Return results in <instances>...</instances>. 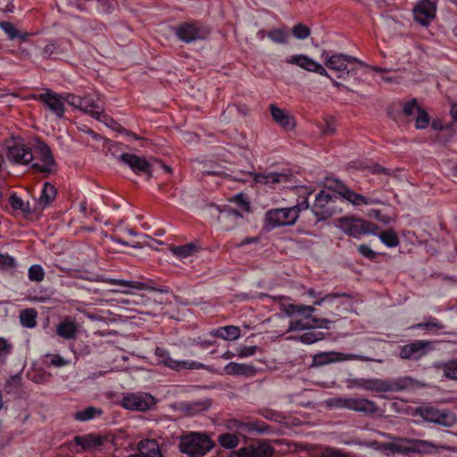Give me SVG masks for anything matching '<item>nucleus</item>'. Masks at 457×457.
Segmentation results:
<instances>
[{"label":"nucleus","mask_w":457,"mask_h":457,"mask_svg":"<svg viewBox=\"0 0 457 457\" xmlns=\"http://www.w3.org/2000/svg\"><path fill=\"white\" fill-rule=\"evenodd\" d=\"M417 413L424 420L444 427H452L456 421V418L451 411L430 405L419 407Z\"/></svg>","instance_id":"9b49d317"},{"label":"nucleus","mask_w":457,"mask_h":457,"mask_svg":"<svg viewBox=\"0 0 457 457\" xmlns=\"http://www.w3.org/2000/svg\"><path fill=\"white\" fill-rule=\"evenodd\" d=\"M440 369L447 378L457 380V358L444 362L441 364Z\"/></svg>","instance_id":"79ce46f5"},{"label":"nucleus","mask_w":457,"mask_h":457,"mask_svg":"<svg viewBox=\"0 0 457 457\" xmlns=\"http://www.w3.org/2000/svg\"><path fill=\"white\" fill-rule=\"evenodd\" d=\"M120 161L127 164L135 173L143 171V159L133 154H122L120 157Z\"/></svg>","instance_id":"f704fd0d"},{"label":"nucleus","mask_w":457,"mask_h":457,"mask_svg":"<svg viewBox=\"0 0 457 457\" xmlns=\"http://www.w3.org/2000/svg\"><path fill=\"white\" fill-rule=\"evenodd\" d=\"M413 328H426L428 330L432 329H442L444 325L436 318L428 317L426 320L421 323H418L412 326Z\"/></svg>","instance_id":"de8ad7c7"},{"label":"nucleus","mask_w":457,"mask_h":457,"mask_svg":"<svg viewBox=\"0 0 457 457\" xmlns=\"http://www.w3.org/2000/svg\"><path fill=\"white\" fill-rule=\"evenodd\" d=\"M293 36L300 40L306 39L311 35V29L303 23H297L292 28Z\"/></svg>","instance_id":"3c124183"},{"label":"nucleus","mask_w":457,"mask_h":457,"mask_svg":"<svg viewBox=\"0 0 457 457\" xmlns=\"http://www.w3.org/2000/svg\"><path fill=\"white\" fill-rule=\"evenodd\" d=\"M215 444L205 433L189 432L181 436L179 448L189 457H203L210 452Z\"/></svg>","instance_id":"7ed1b4c3"},{"label":"nucleus","mask_w":457,"mask_h":457,"mask_svg":"<svg viewBox=\"0 0 457 457\" xmlns=\"http://www.w3.org/2000/svg\"><path fill=\"white\" fill-rule=\"evenodd\" d=\"M325 125L321 128V133L324 136H328L334 134L336 131V127L334 124V120L332 118H325L324 119Z\"/></svg>","instance_id":"774afa93"},{"label":"nucleus","mask_w":457,"mask_h":457,"mask_svg":"<svg viewBox=\"0 0 457 457\" xmlns=\"http://www.w3.org/2000/svg\"><path fill=\"white\" fill-rule=\"evenodd\" d=\"M349 360H361L359 355L353 353H343L339 352H320L312 356L310 368H317L325 366L330 363L349 361Z\"/></svg>","instance_id":"a211bd4d"},{"label":"nucleus","mask_w":457,"mask_h":457,"mask_svg":"<svg viewBox=\"0 0 457 457\" xmlns=\"http://www.w3.org/2000/svg\"><path fill=\"white\" fill-rule=\"evenodd\" d=\"M337 228L349 237L360 238L363 235H377L378 226L371 221L356 218L355 216H345L337 220Z\"/></svg>","instance_id":"39448f33"},{"label":"nucleus","mask_w":457,"mask_h":457,"mask_svg":"<svg viewBox=\"0 0 457 457\" xmlns=\"http://www.w3.org/2000/svg\"><path fill=\"white\" fill-rule=\"evenodd\" d=\"M385 436L391 439L392 454H409L410 450V438L394 436L391 434H385Z\"/></svg>","instance_id":"c85d7f7f"},{"label":"nucleus","mask_w":457,"mask_h":457,"mask_svg":"<svg viewBox=\"0 0 457 457\" xmlns=\"http://www.w3.org/2000/svg\"><path fill=\"white\" fill-rule=\"evenodd\" d=\"M40 162L32 163L31 167L41 173H51L54 170L56 162L48 145L42 144L38 146Z\"/></svg>","instance_id":"4be33fe9"},{"label":"nucleus","mask_w":457,"mask_h":457,"mask_svg":"<svg viewBox=\"0 0 457 457\" xmlns=\"http://www.w3.org/2000/svg\"><path fill=\"white\" fill-rule=\"evenodd\" d=\"M56 196V188L49 182H46L44 184V187L42 189V194L40 196L41 203L45 204H49L55 199Z\"/></svg>","instance_id":"37998d69"},{"label":"nucleus","mask_w":457,"mask_h":457,"mask_svg":"<svg viewBox=\"0 0 457 457\" xmlns=\"http://www.w3.org/2000/svg\"><path fill=\"white\" fill-rule=\"evenodd\" d=\"M434 344L427 340L413 341L401 346L399 356L403 360L418 361L435 349Z\"/></svg>","instance_id":"2eb2a0df"},{"label":"nucleus","mask_w":457,"mask_h":457,"mask_svg":"<svg viewBox=\"0 0 457 457\" xmlns=\"http://www.w3.org/2000/svg\"><path fill=\"white\" fill-rule=\"evenodd\" d=\"M120 405L129 411H142L143 396L141 393H126L123 395Z\"/></svg>","instance_id":"393cba45"},{"label":"nucleus","mask_w":457,"mask_h":457,"mask_svg":"<svg viewBox=\"0 0 457 457\" xmlns=\"http://www.w3.org/2000/svg\"><path fill=\"white\" fill-rule=\"evenodd\" d=\"M322 56H326L324 60L325 66L329 70L337 71L338 79L345 78L350 74H356V70L353 67H349L350 64L358 63L361 66H366L362 61L352 55L344 54L329 55L324 52Z\"/></svg>","instance_id":"423d86ee"},{"label":"nucleus","mask_w":457,"mask_h":457,"mask_svg":"<svg viewBox=\"0 0 457 457\" xmlns=\"http://www.w3.org/2000/svg\"><path fill=\"white\" fill-rule=\"evenodd\" d=\"M359 253L364 258L375 261V259L379 255L378 253L374 252L369 245L362 244L358 246Z\"/></svg>","instance_id":"e2e57ef3"},{"label":"nucleus","mask_w":457,"mask_h":457,"mask_svg":"<svg viewBox=\"0 0 457 457\" xmlns=\"http://www.w3.org/2000/svg\"><path fill=\"white\" fill-rule=\"evenodd\" d=\"M156 361L172 370H198L204 368V364L197 361H179L170 357L169 352L163 348L156 347L154 351Z\"/></svg>","instance_id":"f3484780"},{"label":"nucleus","mask_w":457,"mask_h":457,"mask_svg":"<svg viewBox=\"0 0 457 457\" xmlns=\"http://www.w3.org/2000/svg\"><path fill=\"white\" fill-rule=\"evenodd\" d=\"M0 28L7 34L10 39L20 37L21 41H26L29 36V33L20 34L16 27L10 21H0Z\"/></svg>","instance_id":"4c0bfd02"},{"label":"nucleus","mask_w":457,"mask_h":457,"mask_svg":"<svg viewBox=\"0 0 457 457\" xmlns=\"http://www.w3.org/2000/svg\"><path fill=\"white\" fill-rule=\"evenodd\" d=\"M66 103L71 106L88 113L94 119L104 122L107 126L115 123L114 120L104 112V107L98 98L91 95L84 96H76L72 93L67 94Z\"/></svg>","instance_id":"f03ea898"},{"label":"nucleus","mask_w":457,"mask_h":457,"mask_svg":"<svg viewBox=\"0 0 457 457\" xmlns=\"http://www.w3.org/2000/svg\"><path fill=\"white\" fill-rule=\"evenodd\" d=\"M16 262L12 256L0 253V269L13 268Z\"/></svg>","instance_id":"338daca9"},{"label":"nucleus","mask_w":457,"mask_h":457,"mask_svg":"<svg viewBox=\"0 0 457 457\" xmlns=\"http://www.w3.org/2000/svg\"><path fill=\"white\" fill-rule=\"evenodd\" d=\"M168 293L166 286L152 279L145 280V315L159 316L162 312Z\"/></svg>","instance_id":"20e7f679"},{"label":"nucleus","mask_w":457,"mask_h":457,"mask_svg":"<svg viewBox=\"0 0 457 457\" xmlns=\"http://www.w3.org/2000/svg\"><path fill=\"white\" fill-rule=\"evenodd\" d=\"M334 406L361 412L366 416L379 411V407L374 401L364 397H338L334 399Z\"/></svg>","instance_id":"9d476101"},{"label":"nucleus","mask_w":457,"mask_h":457,"mask_svg":"<svg viewBox=\"0 0 457 457\" xmlns=\"http://www.w3.org/2000/svg\"><path fill=\"white\" fill-rule=\"evenodd\" d=\"M28 276L31 281L40 282L45 278V271L40 265L35 264L29 269Z\"/></svg>","instance_id":"6e6d98bb"},{"label":"nucleus","mask_w":457,"mask_h":457,"mask_svg":"<svg viewBox=\"0 0 457 457\" xmlns=\"http://www.w3.org/2000/svg\"><path fill=\"white\" fill-rule=\"evenodd\" d=\"M224 370L228 375L234 376H253L255 374V369L252 365L237 363V362H229L228 363Z\"/></svg>","instance_id":"bb28decb"},{"label":"nucleus","mask_w":457,"mask_h":457,"mask_svg":"<svg viewBox=\"0 0 457 457\" xmlns=\"http://www.w3.org/2000/svg\"><path fill=\"white\" fill-rule=\"evenodd\" d=\"M145 457H164L155 440L145 439Z\"/></svg>","instance_id":"ea45409f"},{"label":"nucleus","mask_w":457,"mask_h":457,"mask_svg":"<svg viewBox=\"0 0 457 457\" xmlns=\"http://www.w3.org/2000/svg\"><path fill=\"white\" fill-rule=\"evenodd\" d=\"M37 312L34 308H27L20 312L19 319L22 327L34 328L37 326Z\"/></svg>","instance_id":"72a5a7b5"},{"label":"nucleus","mask_w":457,"mask_h":457,"mask_svg":"<svg viewBox=\"0 0 457 457\" xmlns=\"http://www.w3.org/2000/svg\"><path fill=\"white\" fill-rule=\"evenodd\" d=\"M230 201L237 204L238 208L243 212H249L251 211L250 203L246 200L243 193L234 195Z\"/></svg>","instance_id":"13d9d810"},{"label":"nucleus","mask_w":457,"mask_h":457,"mask_svg":"<svg viewBox=\"0 0 457 457\" xmlns=\"http://www.w3.org/2000/svg\"><path fill=\"white\" fill-rule=\"evenodd\" d=\"M381 242L387 247H396L400 244V239L396 232L392 229H386L381 231L379 234L377 233Z\"/></svg>","instance_id":"c9c22d12"},{"label":"nucleus","mask_w":457,"mask_h":457,"mask_svg":"<svg viewBox=\"0 0 457 457\" xmlns=\"http://www.w3.org/2000/svg\"><path fill=\"white\" fill-rule=\"evenodd\" d=\"M414 20L422 26L428 27L436 17V5L430 0H421L413 8Z\"/></svg>","instance_id":"6ab92c4d"},{"label":"nucleus","mask_w":457,"mask_h":457,"mask_svg":"<svg viewBox=\"0 0 457 457\" xmlns=\"http://www.w3.org/2000/svg\"><path fill=\"white\" fill-rule=\"evenodd\" d=\"M342 197L356 206L367 205L373 203L364 195L355 193L349 187L345 190V193L343 195Z\"/></svg>","instance_id":"e433bc0d"},{"label":"nucleus","mask_w":457,"mask_h":457,"mask_svg":"<svg viewBox=\"0 0 457 457\" xmlns=\"http://www.w3.org/2000/svg\"><path fill=\"white\" fill-rule=\"evenodd\" d=\"M340 297H344V298H346L349 300L353 298L352 294L346 293V292L329 293V294L325 295L323 297L316 300L314 302V304L320 305L325 301H329V300H333L335 298H340Z\"/></svg>","instance_id":"4d7b16f0"},{"label":"nucleus","mask_w":457,"mask_h":457,"mask_svg":"<svg viewBox=\"0 0 457 457\" xmlns=\"http://www.w3.org/2000/svg\"><path fill=\"white\" fill-rule=\"evenodd\" d=\"M74 443L80 446L83 451H91L99 448L106 441V436L89 433L83 436H76L73 439Z\"/></svg>","instance_id":"5701e85b"},{"label":"nucleus","mask_w":457,"mask_h":457,"mask_svg":"<svg viewBox=\"0 0 457 457\" xmlns=\"http://www.w3.org/2000/svg\"><path fill=\"white\" fill-rule=\"evenodd\" d=\"M67 94H58L50 88H46L41 94H33L30 98L40 102L45 108L57 119H62L65 113Z\"/></svg>","instance_id":"0eeeda50"},{"label":"nucleus","mask_w":457,"mask_h":457,"mask_svg":"<svg viewBox=\"0 0 457 457\" xmlns=\"http://www.w3.org/2000/svg\"><path fill=\"white\" fill-rule=\"evenodd\" d=\"M102 411L93 406L87 407L86 409L78 411L74 414V418L77 420L86 421L96 417V414H101Z\"/></svg>","instance_id":"a18cd8bd"},{"label":"nucleus","mask_w":457,"mask_h":457,"mask_svg":"<svg viewBox=\"0 0 457 457\" xmlns=\"http://www.w3.org/2000/svg\"><path fill=\"white\" fill-rule=\"evenodd\" d=\"M212 405L209 399L203 401H192L182 403V409L190 415H195L208 410Z\"/></svg>","instance_id":"473e14b6"},{"label":"nucleus","mask_w":457,"mask_h":457,"mask_svg":"<svg viewBox=\"0 0 457 457\" xmlns=\"http://www.w3.org/2000/svg\"><path fill=\"white\" fill-rule=\"evenodd\" d=\"M217 210L220 212L219 220H221L223 219H234L235 220L242 218V214L239 211L232 208L229 205H224L222 208L220 206H217Z\"/></svg>","instance_id":"c03bdc74"},{"label":"nucleus","mask_w":457,"mask_h":457,"mask_svg":"<svg viewBox=\"0 0 457 457\" xmlns=\"http://www.w3.org/2000/svg\"><path fill=\"white\" fill-rule=\"evenodd\" d=\"M275 450L265 440H259L234 451L231 457H272Z\"/></svg>","instance_id":"dca6fc26"},{"label":"nucleus","mask_w":457,"mask_h":457,"mask_svg":"<svg viewBox=\"0 0 457 457\" xmlns=\"http://www.w3.org/2000/svg\"><path fill=\"white\" fill-rule=\"evenodd\" d=\"M290 328L292 330H305V329H311V322L309 320H297L291 321L290 323Z\"/></svg>","instance_id":"69168bd1"},{"label":"nucleus","mask_w":457,"mask_h":457,"mask_svg":"<svg viewBox=\"0 0 457 457\" xmlns=\"http://www.w3.org/2000/svg\"><path fill=\"white\" fill-rule=\"evenodd\" d=\"M218 442L224 448L233 449L238 445L239 439L235 434L224 433L219 436Z\"/></svg>","instance_id":"a19ab883"},{"label":"nucleus","mask_w":457,"mask_h":457,"mask_svg":"<svg viewBox=\"0 0 457 457\" xmlns=\"http://www.w3.org/2000/svg\"><path fill=\"white\" fill-rule=\"evenodd\" d=\"M268 37L277 44H287L288 35L287 33L280 29H274L268 32Z\"/></svg>","instance_id":"8fccbe9b"},{"label":"nucleus","mask_w":457,"mask_h":457,"mask_svg":"<svg viewBox=\"0 0 457 457\" xmlns=\"http://www.w3.org/2000/svg\"><path fill=\"white\" fill-rule=\"evenodd\" d=\"M322 339H324L323 332H318V333L306 332L299 337V340L302 343L307 344V345L313 344V343L318 342Z\"/></svg>","instance_id":"864d4df0"},{"label":"nucleus","mask_w":457,"mask_h":457,"mask_svg":"<svg viewBox=\"0 0 457 457\" xmlns=\"http://www.w3.org/2000/svg\"><path fill=\"white\" fill-rule=\"evenodd\" d=\"M7 157L12 162L26 165L33 161L34 154L23 142H15L8 147Z\"/></svg>","instance_id":"412c9836"},{"label":"nucleus","mask_w":457,"mask_h":457,"mask_svg":"<svg viewBox=\"0 0 457 457\" xmlns=\"http://www.w3.org/2000/svg\"><path fill=\"white\" fill-rule=\"evenodd\" d=\"M289 176L286 173L262 172L255 176V181L263 184H277L282 181H288Z\"/></svg>","instance_id":"c756f323"},{"label":"nucleus","mask_w":457,"mask_h":457,"mask_svg":"<svg viewBox=\"0 0 457 457\" xmlns=\"http://www.w3.org/2000/svg\"><path fill=\"white\" fill-rule=\"evenodd\" d=\"M12 345L4 337H0V363H4L11 353Z\"/></svg>","instance_id":"052dcab7"},{"label":"nucleus","mask_w":457,"mask_h":457,"mask_svg":"<svg viewBox=\"0 0 457 457\" xmlns=\"http://www.w3.org/2000/svg\"><path fill=\"white\" fill-rule=\"evenodd\" d=\"M286 62L290 64L296 65L307 71L310 72H315L321 76L328 77L331 79L332 84L334 87L338 88H343L348 91H351L346 86L343 85L342 83L337 81L336 79H332L330 75L328 73L327 70L324 66L315 62L313 59L310 58L309 56L305 54H295L292 55L289 58H287Z\"/></svg>","instance_id":"f8f14e48"},{"label":"nucleus","mask_w":457,"mask_h":457,"mask_svg":"<svg viewBox=\"0 0 457 457\" xmlns=\"http://www.w3.org/2000/svg\"><path fill=\"white\" fill-rule=\"evenodd\" d=\"M78 332V324L75 320L66 318L56 327V333L64 339L74 338Z\"/></svg>","instance_id":"a878e982"},{"label":"nucleus","mask_w":457,"mask_h":457,"mask_svg":"<svg viewBox=\"0 0 457 457\" xmlns=\"http://www.w3.org/2000/svg\"><path fill=\"white\" fill-rule=\"evenodd\" d=\"M270 114L273 120L286 130H292L295 127V118L290 116L285 110L275 104L270 105Z\"/></svg>","instance_id":"b1692460"},{"label":"nucleus","mask_w":457,"mask_h":457,"mask_svg":"<svg viewBox=\"0 0 457 457\" xmlns=\"http://www.w3.org/2000/svg\"><path fill=\"white\" fill-rule=\"evenodd\" d=\"M417 113H418V115L415 120V128L417 129H426L428 126L429 120H430V117H429L428 113L427 112L426 110H424L421 107L418 109Z\"/></svg>","instance_id":"09e8293b"},{"label":"nucleus","mask_w":457,"mask_h":457,"mask_svg":"<svg viewBox=\"0 0 457 457\" xmlns=\"http://www.w3.org/2000/svg\"><path fill=\"white\" fill-rule=\"evenodd\" d=\"M212 337H220L225 340H236L239 338L241 330L237 326H225L220 327L210 332Z\"/></svg>","instance_id":"cd10ccee"},{"label":"nucleus","mask_w":457,"mask_h":457,"mask_svg":"<svg viewBox=\"0 0 457 457\" xmlns=\"http://www.w3.org/2000/svg\"><path fill=\"white\" fill-rule=\"evenodd\" d=\"M299 217V207L271 209L265 214L266 229L270 230L278 227L291 226Z\"/></svg>","instance_id":"1a4fd4ad"},{"label":"nucleus","mask_w":457,"mask_h":457,"mask_svg":"<svg viewBox=\"0 0 457 457\" xmlns=\"http://www.w3.org/2000/svg\"><path fill=\"white\" fill-rule=\"evenodd\" d=\"M145 175H147L148 178L153 176L154 172H157L159 170H164L167 173L171 172V168L166 164H164L162 161L156 158H149L148 160L145 159Z\"/></svg>","instance_id":"2f4dec72"},{"label":"nucleus","mask_w":457,"mask_h":457,"mask_svg":"<svg viewBox=\"0 0 457 457\" xmlns=\"http://www.w3.org/2000/svg\"><path fill=\"white\" fill-rule=\"evenodd\" d=\"M327 182L328 188L335 191L340 196H343V195L345 193V190L348 188V187L339 179H328Z\"/></svg>","instance_id":"bf43d9fd"},{"label":"nucleus","mask_w":457,"mask_h":457,"mask_svg":"<svg viewBox=\"0 0 457 457\" xmlns=\"http://www.w3.org/2000/svg\"><path fill=\"white\" fill-rule=\"evenodd\" d=\"M281 308L280 310L285 312V313L288 316H292L295 313L302 314L305 317L306 320H309L311 322L312 328H328V324L332 321L328 319H318L313 317L312 314L314 312L315 308L311 305H303V304H293L288 303L285 304L280 303Z\"/></svg>","instance_id":"4468645a"},{"label":"nucleus","mask_w":457,"mask_h":457,"mask_svg":"<svg viewBox=\"0 0 457 457\" xmlns=\"http://www.w3.org/2000/svg\"><path fill=\"white\" fill-rule=\"evenodd\" d=\"M332 201V195L325 190L320 191L316 196L312 211L318 221L326 220L334 214L328 204Z\"/></svg>","instance_id":"aec40b11"},{"label":"nucleus","mask_w":457,"mask_h":457,"mask_svg":"<svg viewBox=\"0 0 457 457\" xmlns=\"http://www.w3.org/2000/svg\"><path fill=\"white\" fill-rule=\"evenodd\" d=\"M210 34L211 29L198 22H185L175 29V35L185 43L205 39Z\"/></svg>","instance_id":"ddd939ff"},{"label":"nucleus","mask_w":457,"mask_h":457,"mask_svg":"<svg viewBox=\"0 0 457 457\" xmlns=\"http://www.w3.org/2000/svg\"><path fill=\"white\" fill-rule=\"evenodd\" d=\"M225 426L228 430L244 436L253 432H257L260 435L272 432L271 427L260 420H249V419H246L243 420L236 418L228 419L225 420Z\"/></svg>","instance_id":"6e6552de"},{"label":"nucleus","mask_w":457,"mask_h":457,"mask_svg":"<svg viewBox=\"0 0 457 457\" xmlns=\"http://www.w3.org/2000/svg\"><path fill=\"white\" fill-rule=\"evenodd\" d=\"M45 362L48 366H54L57 368L69 364V361L62 358L60 354H46Z\"/></svg>","instance_id":"603ef678"},{"label":"nucleus","mask_w":457,"mask_h":457,"mask_svg":"<svg viewBox=\"0 0 457 457\" xmlns=\"http://www.w3.org/2000/svg\"><path fill=\"white\" fill-rule=\"evenodd\" d=\"M170 250L174 255L179 258H187L192 256L196 252L197 248L195 244L189 243L184 245L173 246Z\"/></svg>","instance_id":"58836bf2"},{"label":"nucleus","mask_w":457,"mask_h":457,"mask_svg":"<svg viewBox=\"0 0 457 457\" xmlns=\"http://www.w3.org/2000/svg\"><path fill=\"white\" fill-rule=\"evenodd\" d=\"M258 413L266 420L276 421L278 423H282L286 420L285 415H283L281 412L268 408L259 410Z\"/></svg>","instance_id":"49530a36"},{"label":"nucleus","mask_w":457,"mask_h":457,"mask_svg":"<svg viewBox=\"0 0 457 457\" xmlns=\"http://www.w3.org/2000/svg\"><path fill=\"white\" fill-rule=\"evenodd\" d=\"M410 453H430L436 446L432 442L420 439H410Z\"/></svg>","instance_id":"7c9ffc66"},{"label":"nucleus","mask_w":457,"mask_h":457,"mask_svg":"<svg viewBox=\"0 0 457 457\" xmlns=\"http://www.w3.org/2000/svg\"><path fill=\"white\" fill-rule=\"evenodd\" d=\"M9 203L13 210H20L22 212L28 211V204H26L23 200L15 194H12L10 196Z\"/></svg>","instance_id":"680f3d73"},{"label":"nucleus","mask_w":457,"mask_h":457,"mask_svg":"<svg viewBox=\"0 0 457 457\" xmlns=\"http://www.w3.org/2000/svg\"><path fill=\"white\" fill-rule=\"evenodd\" d=\"M80 134L79 135V139L86 144L90 143V138L94 141H99L101 136L89 128L79 129Z\"/></svg>","instance_id":"5fc2aeb1"},{"label":"nucleus","mask_w":457,"mask_h":457,"mask_svg":"<svg viewBox=\"0 0 457 457\" xmlns=\"http://www.w3.org/2000/svg\"><path fill=\"white\" fill-rule=\"evenodd\" d=\"M419 108H420V106L419 105L417 99L413 98L403 104V113L406 117H410L414 114L415 111L418 112Z\"/></svg>","instance_id":"0e129e2a"},{"label":"nucleus","mask_w":457,"mask_h":457,"mask_svg":"<svg viewBox=\"0 0 457 457\" xmlns=\"http://www.w3.org/2000/svg\"><path fill=\"white\" fill-rule=\"evenodd\" d=\"M353 386L376 393H399L413 387L415 380L408 376L395 378H363L351 380Z\"/></svg>","instance_id":"f257e3e1"}]
</instances>
